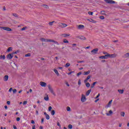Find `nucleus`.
I'll use <instances>...</instances> for the list:
<instances>
[{
	"label": "nucleus",
	"mask_w": 129,
	"mask_h": 129,
	"mask_svg": "<svg viewBox=\"0 0 129 129\" xmlns=\"http://www.w3.org/2000/svg\"><path fill=\"white\" fill-rule=\"evenodd\" d=\"M25 57H31V53H27L25 54Z\"/></svg>",
	"instance_id": "nucleus-34"
},
{
	"label": "nucleus",
	"mask_w": 129,
	"mask_h": 129,
	"mask_svg": "<svg viewBox=\"0 0 129 129\" xmlns=\"http://www.w3.org/2000/svg\"><path fill=\"white\" fill-rule=\"evenodd\" d=\"M83 62H84V61L82 60V61H78V63H83Z\"/></svg>",
	"instance_id": "nucleus-61"
},
{
	"label": "nucleus",
	"mask_w": 129,
	"mask_h": 129,
	"mask_svg": "<svg viewBox=\"0 0 129 129\" xmlns=\"http://www.w3.org/2000/svg\"><path fill=\"white\" fill-rule=\"evenodd\" d=\"M1 29L4 30V31H7L8 32H11V31H12V29L9 27H1Z\"/></svg>",
	"instance_id": "nucleus-4"
},
{
	"label": "nucleus",
	"mask_w": 129,
	"mask_h": 129,
	"mask_svg": "<svg viewBox=\"0 0 129 129\" xmlns=\"http://www.w3.org/2000/svg\"><path fill=\"white\" fill-rule=\"evenodd\" d=\"M54 23H55V21H52L49 23V26H53V24H54Z\"/></svg>",
	"instance_id": "nucleus-28"
},
{
	"label": "nucleus",
	"mask_w": 129,
	"mask_h": 129,
	"mask_svg": "<svg viewBox=\"0 0 129 129\" xmlns=\"http://www.w3.org/2000/svg\"><path fill=\"white\" fill-rule=\"evenodd\" d=\"M63 43H69V41L66 39H63Z\"/></svg>",
	"instance_id": "nucleus-37"
},
{
	"label": "nucleus",
	"mask_w": 129,
	"mask_h": 129,
	"mask_svg": "<svg viewBox=\"0 0 129 129\" xmlns=\"http://www.w3.org/2000/svg\"><path fill=\"white\" fill-rule=\"evenodd\" d=\"M84 75H88V74H90V71H88L87 72H84Z\"/></svg>",
	"instance_id": "nucleus-22"
},
{
	"label": "nucleus",
	"mask_w": 129,
	"mask_h": 129,
	"mask_svg": "<svg viewBox=\"0 0 129 129\" xmlns=\"http://www.w3.org/2000/svg\"><path fill=\"white\" fill-rule=\"evenodd\" d=\"M80 39L81 40H86V38H85V37H84V36H82L80 38Z\"/></svg>",
	"instance_id": "nucleus-30"
},
{
	"label": "nucleus",
	"mask_w": 129,
	"mask_h": 129,
	"mask_svg": "<svg viewBox=\"0 0 129 129\" xmlns=\"http://www.w3.org/2000/svg\"><path fill=\"white\" fill-rule=\"evenodd\" d=\"M13 57H14V54L13 53H9L7 55V59H13Z\"/></svg>",
	"instance_id": "nucleus-7"
},
{
	"label": "nucleus",
	"mask_w": 129,
	"mask_h": 129,
	"mask_svg": "<svg viewBox=\"0 0 129 129\" xmlns=\"http://www.w3.org/2000/svg\"><path fill=\"white\" fill-rule=\"evenodd\" d=\"M44 99L45 101H49V95L48 94H45V96L44 97Z\"/></svg>",
	"instance_id": "nucleus-11"
},
{
	"label": "nucleus",
	"mask_w": 129,
	"mask_h": 129,
	"mask_svg": "<svg viewBox=\"0 0 129 129\" xmlns=\"http://www.w3.org/2000/svg\"><path fill=\"white\" fill-rule=\"evenodd\" d=\"M4 81H8L9 80V76L5 75L4 77Z\"/></svg>",
	"instance_id": "nucleus-14"
},
{
	"label": "nucleus",
	"mask_w": 129,
	"mask_h": 129,
	"mask_svg": "<svg viewBox=\"0 0 129 129\" xmlns=\"http://www.w3.org/2000/svg\"><path fill=\"white\" fill-rule=\"evenodd\" d=\"M116 56L115 54H108V58H114Z\"/></svg>",
	"instance_id": "nucleus-13"
},
{
	"label": "nucleus",
	"mask_w": 129,
	"mask_h": 129,
	"mask_svg": "<svg viewBox=\"0 0 129 129\" xmlns=\"http://www.w3.org/2000/svg\"><path fill=\"white\" fill-rule=\"evenodd\" d=\"M48 89L49 91L53 94V95H55V92H54V90H53V88H52V87H51L50 85H48Z\"/></svg>",
	"instance_id": "nucleus-2"
},
{
	"label": "nucleus",
	"mask_w": 129,
	"mask_h": 129,
	"mask_svg": "<svg viewBox=\"0 0 129 129\" xmlns=\"http://www.w3.org/2000/svg\"><path fill=\"white\" fill-rule=\"evenodd\" d=\"M53 71L55 73V74L57 75V76H59V72H58V71L57 70L54 69Z\"/></svg>",
	"instance_id": "nucleus-19"
},
{
	"label": "nucleus",
	"mask_w": 129,
	"mask_h": 129,
	"mask_svg": "<svg viewBox=\"0 0 129 129\" xmlns=\"http://www.w3.org/2000/svg\"><path fill=\"white\" fill-rule=\"evenodd\" d=\"M13 128H14V129H18V128H17V126H16L15 125H13Z\"/></svg>",
	"instance_id": "nucleus-58"
},
{
	"label": "nucleus",
	"mask_w": 129,
	"mask_h": 129,
	"mask_svg": "<svg viewBox=\"0 0 129 129\" xmlns=\"http://www.w3.org/2000/svg\"><path fill=\"white\" fill-rule=\"evenodd\" d=\"M107 4H115V2L112 0H104Z\"/></svg>",
	"instance_id": "nucleus-8"
},
{
	"label": "nucleus",
	"mask_w": 129,
	"mask_h": 129,
	"mask_svg": "<svg viewBox=\"0 0 129 129\" xmlns=\"http://www.w3.org/2000/svg\"><path fill=\"white\" fill-rule=\"evenodd\" d=\"M90 22H91V23H93V24H95L96 23V21L93 20L92 19H91Z\"/></svg>",
	"instance_id": "nucleus-29"
},
{
	"label": "nucleus",
	"mask_w": 129,
	"mask_h": 129,
	"mask_svg": "<svg viewBox=\"0 0 129 129\" xmlns=\"http://www.w3.org/2000/svg\"><path fill=\"white\" fill-rule=\"evenodd\" d=\"M97 83V82H95L93 83L92 85L91 86V88H93V87H94V86H95V84Z\"/></svg>",
	"instance_id": "nucleus-23"
},
{
	"label": "nucleus",
	"mask_w": 129,
	"mask_h": 129,
	"mask_svg": "<svg viewBox=\"0 0 129 129\" xmlns=\"http://www.w3.org/2000/svg\"><path fill=\"white\" fill-rule=\"evenodd\" d=\"M81 101L82 102H85L86 101V97L83 94L82 95Z\"/></svg>",
	"instance_id": "nucleus-6"
},
{
	"label": "nucleus",
	"mask_w": 129,
	"mask_h": 129,
	"mask_svg": "<svg viewBox=\"0 0 129 129\" xmlns=\"http://www.w3.org/2000/svg\"><path fill=\"white\" fill-rule=\"evenodd\" d=\"M51 115H55V110H51Z\"/></svg>",
	"instance_id": "nucleus-26"
},
{
	"label": "nucleus",
	"mask_w": 129,
	"mask_h": 129,
	"mask_svg": "<svg viewBox=\"0 0 129 129\" xmlns=\"http://www.w3.org/2000/svg\"><path fill=\"white\" fill-rule=\"evenodd\" d=\"M111 102H112V100H111L110 101H109V102L108 103V106H110V104H111Z\"/></svg>",
	"instance_id": "nucleus-35"
},
{
	"label": "nucleus",
	"mask_w": 129,
	"mask_h": 129,
	"mask_svg": "<svg viewBox=\"0 0 129 129\" xmlns=\"http://www.w3.org/2000/svg\"><path fill=\"white\" fill-rule=\"evenodd\" d=\"M118 92L119 93H120V94H122V93H123V90H118Z\"/></svg>",
	"instance_id": "nucleus-24"
},
{
	"label": "nucleus",
	"mask_w": 129,
	"mask_h": 129,
	"mask_svg": "<svg viewBox=\"0 0 129 129\" xmlns=\"http://www.w3.org/2000/svg\"><path fill=\"white\" fill-rule=\"evenodd\" d=\"M104 13H105L104 11H101V15H105V14H104Z\"/></svg>",
	"instance_id": "nucleus-51"
},
{
	"label": "nucleus",
	"mask_w": 129,
	"mask_h": 129,
	"mask_svg": "<svg viewBox=\"0 0 129 129\" xmlns=\"http://www.w3.org/2000/svg\"><path fill=\"white\" fill-rule=\"evenodd\" d=\"M91 53L93 55H95V54H97L98 53V48H95L91 50Z\"/></svg>",
	"instance_id": "nucleus-5"
},
{
	"label": "nucleus",
	"mask_w": 129,
	"mask_h": 129,
	"mask_svg": "<svg viewBox=\"0 0 129 129\" xmlns=\"http://www.w3.org/2000/svg\"><path fill=\"white\" fill-rule=\"evenodd\" d=\"M13 93H16L17 92V89H14L13 90Z\"/></svg>",
	"instance_id": "nucleus-48"
},
{
	"label": "nucleus",
	"mask_w": 129,
	"mask_h": 129,
	"mask_svg": "<svg viewBox=\"0 0 129 129\" xmlns=\"http://www.w3.org/2000/svg\"><path fill=\"white\" fill-rule=\"evenodd\" d=\"M7 104H8V105H10V104H11V101H7Z\"/></svg>",
	"instance_id": "nucleus-57"
},
{
	"label": "nucleus",
	"mask_w": 129,
	"mask_h": 129,
	"mask_svg": "<svg viewBox=\"0 0 129 129\" xmlns=\"http://www.w3.org/2000/svg\"><path fill=\"white\" fill-rule=\"evenodd\" d=\"M13 15L14 17H15L16 18H18L19 17L18 15H17V14H13Z\"/></svg>",
	"instance_id": "nucleus-41"
},
{
	"label": "nucleus",
	"mask_w": 129,
	"mask_h": 129,
	"mask_svg": "<svg viewBox=\"0 0 129 129\" xmlns=\"http://www.w3.org/2000/svg\"><path fill=\"white\" fill-rule=\"evenodd\" d=\"M51 110H52V107L51 106H49L48 107V111H51Z\"/></svg>",
	"instance_id": "nucleus-47"
},
{
	"label": "nucleus",
	"mask_w": 129,
	"mask_h": 129,
	"mask_svg": "<svg viewBox=\"0 0 129 129\" xmlns=\"http://www.w3.org/2000/svg\"><path fill=\"white\" fill-rule=\"evenodd\" d=\"M69 66H70V63H66L65 67H66V68H68V67H69Z\"/></svg>",
	"instance_id": "nucleus-32"
},
{
	"label": "nucleus",
	"mask_w": 129,
	"mask_h": 129,
	"mask_svg": "<svg viewBox=\"0 0 129 129\" xmlns=\"http://www.w3.org/2000/svg\"><path fill=\"white\" fill-rule=\"evenodd\" d=\"M40 85H41V86H42V87H46V86H47V83L44 82H40L39 83Z\"/></svg>",
	"instance_id": "nucleus-10"
},
{
	"label": "nucleus",
	"mask_w": 129,
	"mask_h": 129,
	"mask_svg": "<svg viewBox=\"0 0 129 129\" xmlns=\"http://www.w3.org/2000/svg\"><path fill=\"white\" fill-rule=\"evenodd\" d=\"M78 85H81V80L79 79L78 81Z\"/></svg>",
	"instance_id": "nucleus-46"
},
{
	"label": "nucleus",
	"mask_w": 129,
	"mask_h": 129,
	"mask_svg": "<svg viewBox=\"0 0 129 129\" xmlns=\"http://www.w3.org/2000/svg\"><path fill=\"white\" fill-rule=\"evenodd\" d=\"M106 114L108 116H109L110 115V114H112V111L111 110H110L109 111V113H107Z\"/></svg>",
	"instance_id": "nucleus-17"
},
{
	"label": "nucleus",
	"mask_w": 129,
	"mask_h": 129,
	"mask_svg": "<svg viewBox=\"0 0 129 129\" xmlns=\"http://www.w3.org/2000/svg\"><path fill=\"white\" fill-rule=\"evenodd\" d=\"M90 92H91V89L88 90V91L86 93V96H88V95L90 94Z\"/></svg>",
	"instance_id": "nucleus-16"
},
{
	"label": "nucleus",
	"mask_w": 129,
	"mask_h": 129,
	"mask_svg": "<svg viewBox=\"0 0 129 129\" xmlns=\"http://www.w3.org/2000/svg\"><path fill=\"white\" fill-rule=\"evenodd\" d=\"M91 76H90V75H89L87 78L85 79V80L84 81L85 83H87V81H88V80H89V79L91 78Z\"/></svg>",
	"instance_id": "nucleus-15"
},
{
	"label": "nucleus",
	"mask_w": 129,
	"mask_h": 129,
	"mask_svg": "<svg viewBox=\"0 0 129 129\" xmlns=\"http://www.w3.org/2000/svg\"><path fill=\"white\" fill-rule=\"evenodd\" d=\"M40 41L42 42H51L52 43H54V44H56V45H59L58 42L53 40V39H47L45 38H40Z\"/></svg>",
	"instance_id": "nucleus-1"
},
{
	"label": "nucleus",
	"mask_w": 129,
	"mask_h": 129,
	"mask_svg": "<svg viewBox=\"0 0 129 129\" xmlns=\"http://www.w3.org/2000/svg\"><path fill=\"white\" fill-rule=\"evenodd\" d=\"M89 48H90V46H87V47H85V49H89Z\"/></svg>",
	"instance_id": "nucleus-63"
},
{
	"label": "nucleus",
	"mask_w": 129,
	"mask_h": 129,
	"mask_svg": "<svg viewBox=\"0 0 129 129\" xmlns=\"http://www.w3.org/2000/svg\"><path fill=\"white\" fill-rule=\"evenodd\" d=\"M61 36H63L64 37V38H66V37L70 36V34H62Z\"/></svg>",
	"instance_id": "nucleus-18"
},
{
	"label": "nucleus",
	"mask_w": 129,
	"mask_h": 129,
	"mask_svg": "<svg viewBox=\"0 0 129 129\" xmlns=\"http://www.w3.org/2000/svg\"><path fill=\"white\" fill-rule=\"evenodd\" d=\"M103 54H104V55H107L108 54H109L108 53H107V52L104 51L103 52Z\"/></svg>",
	"instance_id": "nucleus-52"
},
{
	"label": "nucleus",
	"mask_w": 129,
	"mask_h": 129,
	"mask_svg": "<svg viewBox=\"0 0 129 129\" xmlns=\"http://www.w3.org/2000/svg\"><path fill=\"white\" fill-rule=\"evenodd\" d=\"M100 59H108V54H106L105 55H102L99 57Z\"/></svg>",
	"instance_id": "nucleus-9"
},
{
	"label": "nucleus",
	"mask_w": 129,
	"mask_h": 129,
	"mask_svg": "<svg viewBox=\"0 0 129 129\" xmlns=\"http://www.w3.org/2000/svg\"><path fill=\"white\" fill-rule=\"evenodd\" d=\"M4 107H5V109H8V106L5 105Z\"/></svg>",
	"instance_id": "nucleus-62"
},
{
	"label": "nucleus",
	"mask_w": 129,
	"mask_h": 129,
	"mask_svg": "<svg viewBox=\"0 0 129 129\" xmlns=\"http://www.w3.org/2000/svg\"><path fill=\"white\" fill-rule=\"evenodd\" d=\"M20 119H21V118H20V117H17V118H16L17 121H19V120H20Z\"/></svg>",
	"instance_id": "nucleus-53"
},
{
	"label": "nucleus",
	"mask_w": 129,
	"mask_h": 129,
	"mask_svg": "<svg viewBox=\"0 0 129 129\" xmlns=\"http://www.w3.org/2000/svg\"><path fill=\"white\" fill-rule=\"evenodd\" d=\"M45 117L46 119H50V116H49L48 114L45 115Z\"/></svg>",
	"instance_id": "nucleus-36"
},
{
	"label": "nucleus",
	"mask_w": 129,
	"mask_h": 129,
	"mask_svg": "<svg viewBox=\"0 0 129 129\" xmlns=\"http://www.w3.org/2000/svg\"><path fill=\"white\" fill-rule=\"evenodd\" d=\"M86 86L87 87H90V84L89 83H86Z\"/></svg>",
	"instance_id": "nucleus-31"
},
{
	"label": "nucleus",
	"mask_w": 129,
	"mask_h": 129,
	"mask_svg": "<svg viewBox=\"0 0 129 129\" xmlns=\"http://www.w3.org/2000/svg\"><path fill=\"white\" fill-rule=\"evenodd\" d=\"M43 122H44V118L41 119V123H43Z\"/></svg>",
	"instance_id": "nucleus-60"
},
{
	"label": "nucleus",
	"mask_w": 129,
	"mask_h": 129,
	"mask_svg": "<svg viewBox=\"0 0 129 129\" xmlns=\"http://www.w3.org/2000/svg\"><path fill=\"white\" fill-rule=\"evenodd\" d=\"M12 50H13V47H10L8 48L7 51L8 52H10V51H12Z\"/></svg>",
	"instance_id": "nucleus-27"
},
{
	"label": "nucleus",
	"mask_w": 129,
	"mask_h": 129,
	"mask_svg": "<svg viewBox=\"0 0 129 129\" xmlns=\"http://www.w3.org/2000/svg\"><path fill=\"white\" fill-rule=\"evenodd\" d=\"M31 123H32L33 124H34L35 121H34L33 120H32L31 121Z\"/></svg>",
	"instance_id": "nucleus-55"
},
{
	"label": "nucleus",
	"mask_w": 129,
	"mask_h": 129,
	"mask_svg": "<svg viewBox=\"0 0 129 129\" xmlns=\"http://www.w3.org/2000/svg\"><path fill=\"white\" fill-rule=\"evenodd\" d=\"M124 58H129V53L127 52L126 54H125L123 56Z\"/></svg>",
	"instance_id": "nucleus-20"
},
{
	"label": "nucleus",
	"mask_w": 129,
	"mask_h": 129,
	"mask_svg": "<svg viewBox=\"0 0 129 129\" xmlns=\"http://www.w3.org/2000/svg\"><path fill=\"white\" fill-rule=\"evenodd\" d=\"M28 102H27V101H25L23 102V105H26V104H27Z\"/></svg>",
	"instance_id": "nucleus-50"
},
{
	"label": "nucleus",
	"mask_w": 129,
	"mask_h": 129,
	"mask_svg": "<svg viewBox=\"0 0 129 129\" xmlns=\"http://www.w3.org/2000/svg\"><path fill=\"white\" fill-rule=\"evenodd\" d=\"M69 128L70 129H72V128L73 127V126L72 125V124H69Z\"/></svg>",
	"instance_id": "nucleus-38"
},
{
	"label": "nucleus",
	"mask_w": 129,
	"mask_h": 129,
	"mask_svg": "<svg viewBox=\"0 0 129 129\" xmlns=\"http://www.w3.org/2000/svg\"><path fill=\"white\" fill-rule=\"evenodd\" d=\"M57 125L58 126H61V125H60V123H59V122H57Z\"/></svg>",
	"instance_id": "nucleus-64"
},
{
	"label": "nucleus",
	"mask_w": 129,
	"mask_h": 129,
	"mask_svg": "<svg viewBox=\"0 0 129 129\" xmlns=\"http://www.w3.org/2000/svg\"><path fill=\"white\" fill-rule=\"evenodd\" d=\"M68 25L67 24L65 23H59L58 24V27H59L60 28H66V27H68Z\"/></svg>",
	"instance_id": "nucleus-3"
},
{
	"label": "nucleus",
	"mask_w": 129,
	"mask_h": 129,
	"mask_svg": "<svg viewBox=\"0 0 129 129\" xmlns=\"http://www.w3.org/2000/svg\"><path fill=\"white\" fill-rule=\"evenodd\" d=\"M19 53V50H17L16 51L13 52L12 53L14 55V54H18Z\"/></svg>",
	"instance_id": "nucleus-40"
},
{
	"label": "nucleus",
	"mask_w": 129,
	"mask_h": 129,
	"mask_svg": "<svg viewBox=\"0 0 129 129\" xmlns=\"http://www.w3.org/2000/svg\"><path fill=\"white\" fill-rule=\"evenodd\" d=\"M120 114L121 116L123 117V116H124L125 113L123 111H121V112H120Z\"/></svg>",
	"instance_id": "nucleus-25"
},
{
	"label": "nucleus",
	"mask_w": 129,
	"mask_h": 129,
	"mask_svg": "<svg viewBox=\"0 0 129 129\" xmlns=\"http://www.w3.org/2000/svg\"><path fill=\"white\" fill-rule=\"evenodd\" d=\"M27 29V27H23L21 29V31H25Z\"/></svg>",
	"instance_id": "nucleus-45"
},
{
	"label": "nucleus",
	"mask_w": 129,
	"mask_h": 129,
	"mask_svg": "<svg viewBox=\"0 0 129 129\" xmlns=\"http://www.w3.org/2000/svg\"><path fill=\"white\" fill-rule=\"evenodd\" d=\"M99 96H100V94H98V95H97V96L96 97V99H97V98H98V97H99Z\"/></svg>",
	"instance_id": "nucleus-54"
},
{
	"label": "nucleus",
	"mask_w": 129,
	"mask_h": 129,
	"mask_svg": "<svg viewBox=\"0 0 129 129\" xmlns=\"http://www.w3.org/2000/svg\"><path fill=\"white\" fill-rule=\"evenodd\" d=\"M101 62H102V63L105 62H106L105 59H103V60H101Z\"/></svg>",
	"instance_id": "nucleus-59"
},
{
	"label": "nucleus",
	"mask_w": 129,
	"mask_h": 129,
	"mask_svg": "<svg viewBox=\"0 0 129 129\" xmlns=\"http://www.w3.org/2000/svg\"><path fill=\"white\" fill-rule=\"evenodd\" d=\"M77 28L79 30H83V29H84V25H79L77 26Z\"/></svg>",
	"instance_id": "nucleus-12"
},
{
	"label": "nucleus",
	"mask_w": 129,
	"mask_h": 129,
	"mask_svg": "<svg viewBox=\"0 0 129 129\" xmlns=\"http://www.w3.org/2000/svg\"><path fill=\"white\" fill-rule=\"evenodd\" d=\"M0 59H3V60H5L6 59V55H0Z\"/></svg>",
	"instance_id": "nucleus-21"
},
{
	"label": "nucleus",
	"mask_w": 129,
	"mask_h": 129,
	"mask_svg": "<svg viewBox=\"0 0 129 129\" xmlns=\"http://www.w3.org/2000/svg\"><path fill=\"white\" fill-rule=\"evenodd\" d=\"M43 6L44 8H45V9H49V6H48L47 5H43Z\"/></svg>",
	"instance_id": "nucleus-33"
},
{
	"label": "nucleus",
	"mask_w": 129,
	"mask_h": 129,
	"mask_svg": "<svg viewBox=\"0 0 129 129\" xmlns=\"http://www.w3.org/2000/svg\"><path fill=\"white\" fill-rule=\"evenodd\" d=\"M88 14L90 15V16H92L93 15V12H88Z\"/></svg>",
	"instance_id": "nucleus-43"
},
{
	"label": "nucleus",
	"mask_w": 129,
	"mask_h": 129,
	"mask_svg": "<svg viewBox=\"0 0 129 129\" xmlns=\"http://www.w3.org/2000/svg\"><path fill=\"white\" fill-rule=\"evenodd\" d=\"M12 90H13V88H10V89H9V92H12Z\"/></svg>",
	"instance_id": "nucleus-56"
},
{
	"label": "nucleus",
	"mask_w": 129,
	"mask_h": 129,
	"mask_svg": "<svg viewBox=\"0 0 129 129\" xmlns=\"http://www.w3.org/2000/svg\"><path fill=\"white\" fill-rule=\"evenodd\" d=\"M100 19L101 20H104V16H100Z\"/></svg>",
	"instance_id": "nucleus-39"
},
{
	"label": "nucleus",
	"mask_w": 129,
	"mask_h": 129,
	"mask_svg": "<svg viewBox=\"0 0 129 129\" xmlns=\"http://www.w3.org/2000/svg\"><path fill=\"white\" fill-rule=\"evenodd\" d=\"M81 74H82V73L79 72V73H78L77 74V76H78V77H79V76L80 75H81Z\"/></svg>",
	"instance_id": "nucleus-42"
},
{
	"label": "nucleus",
	"mask_w": 129,
	"mask_h": 129,
	"mask_svg": "<svg viewBox=\"0 0 129 129\" xmlns=\"http://www.w3.org/2000/svg\"><path fill=\"white\" fill-rule=\"evenodd\" d=\"M72 73H74V71H72V72L68 73V75H71Z\"/></svg>",
	"instance_id": "nucleus-49"
},
{
	"label": "nucleus",
	"mask_w": 129,
	"mask_h": 129,
	"mask_svg": "<svg viewBox=\"0 0 129 129\" xmlns=\"http://www.w3.org/2000/svg\"><path fill=\"white\" fill-rule=\"evenodd\" d=\"M71 110V109L70 108V107H67V110L68 111H70Z\"/></svg>",
	"instance_id": "nucleus-44"
}]
</instances>
